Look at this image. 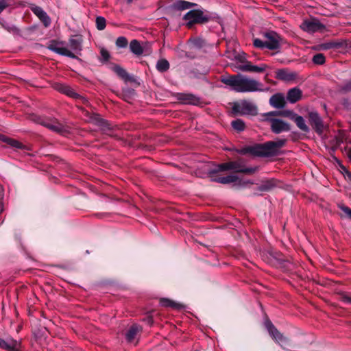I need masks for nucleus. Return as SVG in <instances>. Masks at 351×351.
I'll return each mask as SVG.
<instances>
[{
	"instance_id": "nucleus-1",
	"label": "nucleus",
	"mask_w": 351,
	"mask_h": 351,
	"mask_svg": "<svg viewBox=\"0 0 351 351\" xmlns=\"http://www.w3.org/2000/svg\"><path fill=\"white\" fill-rule=\"evenodd\" d=\"M221 81L230 86L232 90L238 93H252L265 90L263 88V84L260 82L241 74L223 77Z\"/></svg>"
},
{
	"instance_id": "nucleus-2",
	"label": "nucleus",
	"mask_w": 351,
	"mask_h": 351,
	"mask_svg": "<svg viewBox=\"0 0 351 351\" xmlns=\"http://www.w3.org/2000/svg\"><path fill=\"white\" fill-rule=\"evenodd\" d=\"M82 42L81 36L75 35L69 38L68 44L63 42L52 43L49 49L58 54L75 58V53H80L82 49Z\"/></svg>"
},
{
	"instance_id": "nucleus-3",
	"label": "nucleus",
	"mask_w": 351,
	"mask_h": 351,
	"mask_svg": "<svg viewBox=\"0 0 351 351\" xmlns=\"http://www.w3.org/2000/svg\"><path fill=\"white\" fill-rule=\"evenodd\" d=\"M285 142L286 141L285 139L269 141L263 145H258L250 148V152L256 156H275L279 152L280 148L285 145Z\"/></svg>"
},
{
	"instance_id": "nucleus-4",
	"label": "nucleus",
	"mask_w": 351,
	"mask_h": 351,
	"mask_svg": "<svg viewBox=\"0 0 351 351\" xmlns=\"http://www.w3.org/2000/svg\"><path fill=\"white\" fill-rule=\"evenodd\" d=\"M278 114L276 112H270L265 114V120L270 122L271 129L275 134L290 130V125L288 123L280 119L272 118L273 116Z\"/></svg>"
},
{
	"instance_id": "nucleus-5",
	"label": "nucleus",
	"mask_w": 351,
	"mask_h": 351,
	"mask_svg": "<svg viewBox=\"0 0 351 351\" xmlns=\"http://www.w3.org/2000/svg\"><path fill=\"white\" fill-rule=\"evenodd\" d=\"M234 112L242 115H255L257 114L256 106L249 101H242L233 106Z\"/></svg>"
},
{
	"instance_id": "nucleus-6",
	"label": "nucleus",
	"mask_w": 351,
	"mask_h": 351,
	"mask_svg": "<svg viewBox=\"0 0 351 351\" xmlns=\"http://www.w3.org/2000/svg\"><path fill=\"white\" fill-rule=\"evenodd\" d=\"M300 27L309 34L323 32L326 29L325 25L315 19L304 21L300 25Z\"/></svg>"
},
{
	"instance_id": "nucleus-7",
	"label": "nucleus",
	"mask_w": 351,
	"mask_h": 351,
	"mask_svg": "<svg viewBox=\"0 0 351 351\" xmlns=\"http://www.w3.org/2000/svg\"><path fill=\"white\" fill-rule=\"evenodd\" d=\"M265 327L267 329L269 333L272 337V338L278 342L281 347L284 349L286 348V346L289 345V340L287 338L285 337L273 325V324L267 321L265 323Z\"/></svg>"
},
{
	"instance_id": "nucleus-8",
	"label": "nucleus",
	"mask_w": 351,
	"mask_h": 351,
	"mask_svg": "<svg viewBox=\"0 0 351 351\" xmlns=\"http://www.w3.org/2000/svg\"><path fill=\"white\" fill-rule=\"evenodd\" d=\"M184 19L188 21V26L193 23H202L208 21V17L204 14L201 10H193L188 12L184 16Z\"/></svg>"
},
{
	"instance_id": "nucleus-9",
	"label": "nucleus",
	"mask_w": 351,
	"mask_h": 351,
	"mask_svg": "<svg viewBox=\"0 0 351 351\" xmlns=\"http://www.w3.org/2000/svg\"><path fill=\"white\" fill-rule=\"evenodd\" d=\"M38 123L58 133L63 134L65 132L64 126L56 119L38 118Z\"/></svg>"
},
{
	"instance_id": "nucleus-10",
	"label": "nucleus",
	"mask_w": 351,
	"mask_h": 351,
	"mask_svg": "<svg viewBox=\"0 0 351 351\" xmlns=\"http://www.w3.org/2000/svg\"><path fill=\"white\" fill-rule=\"evenodd\" d=\"M308 120L311 126L315 129L317 133L321 134L324 130V123L322 119L315 111H311L308 113Z\"/></svg>"
},
{
	"instance_id": "nucleus-11",
	"label": "nucleus",
	"mask_w": 351,
	"mask_h": 351,
	"mask_svg": "<svg viewBox=\"0 0 351 351\" xmlns=\"http://www.w3.org/2000/svg\"><path fill=\"white\" fill-rule=\"evenodd\" d=\"M264 37L266 38L265 40L266 48L274 50L280 47V37L276 33L274 32H267L264 34Z\"/></svg>"
},
{
	"instance_id": "nucleus-12",
	"label": "nucleus",
	"mask_w": 351,
	"mask_h": 351,
	"mask_svg": "<svg viewBox=\"0 0 351 351\" xmlns=\"http://www.w3.org/2000/svg\"><path fill=\"white\" fill-rule=\"evenodd\" d=\"M21 348V341L7 336L1 339V348L9 351H19Z\"/></svg>"
},
{
	"instance_id": "nucleus-13",
	"label": "nucleus",
	"mask_w": 351,
	"mask_h": 351,
	"mask_svg": "<svg viewBox=\"0 0 351 351\" xmlns=\"http://www.w3.org/2000/svg\"><path fill=\"white\" fill-rule=\"evenodd\" d=\"M230 170H233L237 173H253L257 168L256 167H245L242 161H232L230 162Z\"/></svg>"
},
{
	"instance_id": "nucleus-14",
	"label": "nucleus",
	"mask_w": 351,
	"mask_h": 351,
	"mask_svg": "<svg viewBox=\"0 0 351 351\" xmlns=\"http://www.w3.org/2000/svg\"><path fill=\"white\" fill-rule=\"evenodd\" d=\"M56 88L58 91H60L71 97H73L75 99H81L82 100L86 101V99L84 97H82L80 95H79L78 93H75V90L72 88H71L66 85L58 84V85H57Z\"/></svg>"
},
{
	"instance_id": "nucleus-15",
	"label": "nucleus",
	"mask_w": 351,
	"mask_h": 351,
	"mask_svg": "<svg viewBox=\"0 0 351 351\" xmlns=\"http://www.w3.org/2000/svg\"><path fill=\"white\" fill-rule=\"evenodd\" d=\"M269 104L276 108H283L285 106V97L282 94H275L269 99Z\"/></svg>"
},
{
	"instance_id": "nucleus-16",
	"label": "nucleus",
	"mask_w": 351,
	"mask_h": 351,
	"mask_svg": "<svg viewBox=\"0 0 351 351\" xmlns=\"http://www.w3.org/2000/svg\"><path fill=\"white\" fill-rule=\"evenodd\" d=\"M32 10L33 12L43 22L45 26L47 27L50 25V18L40 7L35 6L33 7Z\"/></svg>"
},
{
	"instance_id": "nucleus-17",
	"label": "nucleus",
	"mask_w": 351,
	"mask_h": 351,
	"mask_svg": "<svg viewBox=\"0 0 351 351\" xmlns=\"http://www.w3.org/2000/svg\"><path fill=\"white\" fill-rule=\"evenodd\" d=\"M301 98L302 91L298 88H293L287 93V99L291 104H294L298 101Z\"/></svg>"
},
{
	"instance_id": "nucleus-18",
	"label": "nucleus",
	"mask_w": 351,
	"mask_h": 351,
	"mask_svg": "<svg viewBox=\"0 0 351 351\" xmlns=\"http://www.w3.org/2000/svg\"><path fill=\"white\" fill-rule=\"evenodd\" d=\"M178 99L184 104L197 105L199 103V99L191 94H179Z\"/></svg>"
},
{
	"instance_id": "nucleus-19",
	"label": "nucleus",
	"mask_w": 351,
	"mask_h": 351,
	"mask_svg": "<svg viewBox=\"0 0 351 351\" xmlns=\"http://www.w3.org/2000/svg\"><path fill=\"white\" fill-rule=\"evenodd\" d=\"M293 121L295 123L297 127L302 132H306V133L309 132V130H310L309 128L306 125L304 119L302 116H300V115H298V117L295 116V119L293 120Z\"/></svg>"
},
{
	"instance_id": "nucleus-20",
	"label": "nucleus",
	"mask_w": 351,
	"mask_h": 351,
	"mask_svg": "<svg viewBox=\"0 0 351 351\" xmlns=\"http://www.w3.org/2000/svg\"><path fill=\"white\" fill-rule=\"evenodd\" d=\"M130 49L135 55L140 56L143 53V49L137 40H132L130 43Z\"/></svg>"
},
{
	"instance_id": "nucleus-21",
	"label": "nucleus",
	"mask_w": 351,
	"mask_h": 351,
	"mask_svg": "<svg viewBox=\"0 0 351 351\" xmlns=\"http://www.w3.org/2000/svg\"><path fill=\"white\" fill-rule=\"evenodd\" d=\"M160 304L161 306L165 307H171L173 308L180 309L183 307V305L179 303H177L173 300H171L167 298H162L160 300Z\"/></svg>"
},
{
	"instance_id": "nucleus-22",
	"label": "nucleus",
	"mask_w": 351,
	"mask_h": 351,
	"mask_svg": "<svg viewBox=\"0 0 351 351\" xmlns=\"http://www.w3.org/2000/svg\"><path fill=\"white\" fill-rule=\"evenodd\" d=\"M238 176L236 175H229L224 177H221L216 179V182L221 184H229L232 182H234L238 180Z\"/></svg>"
},
{
	"instance_id": "nucleus-23",
	"label": "nucleus",
	"mask_w": 351,
	"mask_h": 351,
	"mask_svg": "<svg viewBox=\"0 0 351 351\" xmlns=\"http://www.w3.org/2000/svg\"><path fill=\"white\" fill-rule=\"evenodd\" d=\"M1 143H6L7 145H10V147H16V148L21 147V144L19 142H18L17 141H15L14 139L10 138L8 137H6L5 136L1 135Z\"/></svg>"
},
{
	"instance_id": "nucleus-24",
	"label": "nucleus",
	"mask_w": 351,
	"mask_h": 351,
	"mask_svg": "<svg viewBox=\"0 0 351 351\" xmlns=\"http://www.w3.org/2000/svg\"><path fill=\"white\" fill-rule=\"evenodd\" d=\"M138 332V327L136 325L132 326L126 333V339L128 342H132Z\"/></svg>"
},
{
	"instance_id": "nucleus-25",
	"label": "nucleus",
	"mask_w": 351,
	"mask_h": 351,
	"mask_svg": "<svg viewBox=\"0 0 351 351\" xmlns=\"http://www.w3.org/2000/svg\"><path fill=\"white\" fill-rule=\"evenodd\" d=\"M169 68V63L165 59H160L156 63V69L160 72H165Z\"/></svg>"
},
{
	"instance_id": "nucleus-26",
	"label": "nucleus",
	"mask_w": 351,
	"mask_h": 351,
	"mask_svg": "<svg viewBox=\"0 0 351 351\" xmlns=\"http://www.w3.org/2000/svg\"><path fill=\"white\" fill-rule=\"evenodd\" d=\"M276 77L282 80L288 81L292 79L293 75L284 69H280L276 72Z\"/></svg>"
},
{
	"instance_id": "nucleus-27",
	"label": "nucleus",
	"mask_w": 351,
	"mask_h": 351,
	"mask_svg": "<svg viewBox=\"0 0 351 351\" xmlns=\"http://www.w3.org/2000/svg\"><path fill=\"white\" fill-rule=\"evenodd\" d=\"M195 5V3H190L186 1H178L175 4L174 6L180 10H184L190 8L191 7Z\"/></svg>"
},
{
	"instance_id": "nucleus-28",
	"label": "nucleus",
	"mask_w": 351,
	"mask_h": 351,
	"mask_svg": "<svg viewBox=\"0 0 351 351\" xmlns=\"http://www.w3.org/2000/svg\"><path fill=\"white\" fill-rule=\"evenodd\" d=\"M231 125L232 128L238 132L243 131L245 129V123L241 119H237L232 121Z\"/></svg>"
},
{
	"instance_id": "nucleus-29",
	"label": "nucleus",
	"mask_w": 351,
	"mask_h": 351,
	"mask_svg": "<svg viewBox=\"0 0 351 351\" xmlns=\"http://www.w3.org/2000/svg\"><path fill=\"white\" fill-rule=\"evenodd\" d=\"M114 71L119 77L124 80H128L129 78V76L125 70L121 68V66H115Z\"/></svg>"
},
{
	"instance_id": "nucleus-30",
	"label": "nucleus",
	"mask_w": 351,
	"mask_h": 351,
	"mask_svg": "<svg viewBox=\"0 0 351 351\" xmlns=\"http://www.w3.org/2000/svg\"><path fill=\"white\" fill-rule=\"evenodd\" d=\"M96 26L99 30H103L106 27V19L102 16H97Z\"/></svg>"
},
{
	"instance_id": "nucleus-31",
	"label": "nucleus",
	"mask_w": 351,
	"mask_h": 351,
	"mask_svg": "<svg viewBox=\"0 0 351 351\" xmlns=\"http://www.w3.org/2000/svg\"><path fill=\"white\" fill-rule=\"evenodd\" d=\"M313 62L316 64H322L325 62V57L322 53H317L313 56Z\"/></svg>"
},
{
	"instance_id": "nucleus-32",
	"label": "nucleus",
	"mask_w": 351,
	"mask_h": 351,
	"mask_svg": "<svg viewBox=\"0 0 351 351\" xmlns=\"http://www.w3.org/2000/svg\"><path fill=\"white\" fill-rule=\"evenodd\" d=\"M128 45V40L125 37L120 36L116 40V45L119 48H124Z\"/></svg>"
},
{
	"instance_id": "nucleus-33",
	"label": "nucleus",
	"mask_w": 351,
	"mask_h": 351,
	"mask_svg": "<svg viewBox=\"0 0 351 351\" xmlns=\"http://www.w3.org/2000/svg\"><path fill=\"white\" fill-rule=\"evenodd\" d=\"M266 68H267V65L265 64H261L258 66L252 65L251 72L261 73V72H263L266 69Z\"/></svg>"
},
{
	"instance_id": "nucleus-34",
	"label": "nucleus",
	"mask_w": 351,
	"mask_h": 351,
	"mask_svg": "<svg viewBox=\"0 0 351 351\" xmlns=\"http://www.w3.org/2000/svg\"><path fill=\"white\" fill-rule=\"evenodd\" d=\"M228 170H230V162L219 165L217 166V169L213 172L223 171Z\"/></svg>"
},
{
	"instance_id": "nucleus-35",
	"label": "nucleus",
	"mask_w": 351,
	"mask_h": 351,
	"mask_svg": "<svg viewBox=\"0 0 351 351\" xmlns=\"http://www.w3.org/2000/svg\"><path fill=\"white\" fill-rule=\"evenodd\" d=\"M279 114H282L285 117H289L291 120H294L295 119V117H298V114L293 112V111H291V110H287V111H284V112H278Z\"/></svg>"
},
{
	"instance_id": "nucleus-36",
	"label": "nucleus",
	"mask_w": 351,
	"mask_h": 351,
	"mask_svg": "<svg viewBox=\"0 0 351 351\" xmlns=\"http://www.w3.org/2000/svg\"><path fill=\"white\" fill-rule=\"evenodd\" d=\"M252 65L250 62H247L245 64H241L239 66V69L242 71L251 72Z\"/></svg>"
},
{
	"instance_id": "nucleus-37",
	"label": "nucleus",
	"mask_w": 351,
	"mask_h": 351,
	"mask_svg": "<svg viewBox=\"0 0 351 351\" xmlns=\"http://www.w3.org/2000/svg\"><path fill=\"white\" fill-rule=\"evenodd\" d=\"M14 3V0H1V10L5 8L12 6Z\"/></svg>"
},
{
	"instance_id": "nucleus-38",
	"label": "nucleus",
	"mask_w": 351,
	"mask_h": 351,
	"mask_svg": "<svg viewBox=\"0 0 351 351\" xmlns=\"http://www.w3.org/2000/svg\"><path fill=\"white\" fill-rule=\"evenodd\" d=\"M266 43L261 39L256 38L254 40V45L258 48H266Z\"/></svg>"
},
{
	"instance_id": "nucleus-39",
	"label": "nucleus",
	"mask_w": 351,
	"mask_h": 351,
	"mask_svg": "<svg viewBox=\"0 0 351 351\" xmlns=\"http://www.w3.org/2000/svg\"><path fill=\"white\" fill-rule=\"evenodd\" d=\"M93 121L95 122L96 124H98L100 126L104 127L106 125L105 121L101 119V117L98 114L94 115Z\"/></svg>"
},
{
	"instance_id": "nucleus-40",
	"label": "nucleus",
	"mask_w": 351,
	"mask_h": 351,
	"mask_svg": "<svg viewBox=\"0 0 351 351\" xmlns=\"http://www.w3.org/2000/svg\"><path fill=\"white\" fill-rule=\"evenodd\" d=\"M339 208L343 213L346 214V215L350 218H351V209L348 207L344 206H340Z\"/></svg>"
},
{
	"instance_id": "nucleus-41",
	"label": "nucleus",
	"mask_w": 351,
	"mask_h": 351,
	"mask_svg": "<svg viewBox=\"0 0 351 351\" xmlns=\"http://www.w3.org/2000/svg\"><path fill=\"white\" fill-rule=\"evenodd\" d=\"M335 46V44H333L332 43H324V44L322 45L320 47L322 49L326 50V49H329Z\"/></svg>"
},
{
	"instance_id": "nucleus-42",
	"label": "nucleus",
	"mask_w": 351,
	"mask_h": 351,
	"mask_svg": "<svg viewBox=\"0 0 351 351\" xmlns=\"http://www.w3.org/2000/svg\"><path fill=\"white\" fill-rule=\"evenodd\" d=\"M101 54L102 56V57L106 60H107L108 58H109V53L108 52L106 51V50H104V49H102L101 51Z\"/></svg>"
},
{
	"instance_id": "nucleus-43",
	"label": "nucleus",
	"mask_w": 351,
	"mask_h": 351,
	"mask_svg": "<svg viewBox=\"0 0 351 351\" xmlns=\"http://www.w3.org/2000/svg\"><path fill=\"white\" fill-rule=\"evenodd\" d=\"M342 300L345 303L351 304V297L349 295H343L342 297Z\"/></svg>"
},
{
	"instance_id": "nucleus-44",
	"label": "nucleus",
	"mask_w": 351,
	"mask_h": 351,
	"mask_svg": "<svg viewBox=\"0 0 351 351\" xmlns=\"http://www.w3.org/2000/svg\"><path fill=\"white\" fill-rule=\"evenodd\" d=\"M340 171L344 176L349 172L347 168L343 165L340 166Z\"/></svg>"
},
{
	"instance_id": "nucleus-45",
	"label": "nucleus",
	"mask_w": 351,
	"mask_h": 351,
	"mask_svg": "<svg viewBox=\"0 0 351 351\" xmlns=\"http://www.w3.org/2000/svg\"><path fill=\"white\" fill-rule=\"evenodd\" d=\"M344 177H345V178H346L347 180H348L349 182H351V172H350V171H349V172L346 174V176H345Z\"/></svg>"
},
{
	"instance_id": "nucleus-46",
	"label": "nucleus",
	"mask_w": 351,
	"mask_h": 351,
	"mask_svg": "<svg viewBox=\"0 0 351 351\" xmlns=\"http://www.w3.org/2000/svg\"><path fill=\"white\" fill-rule=\"evenodd\" d=\"M269 188L270 187L269 186L264 184L261 186V191H268L269 189Z\"/></svg>"
},
{
	"instance_id": "nucleus-47",
	"label": "nucleus",
	"mask_w": 351,
	"mask_h": 351,
	"mask_svg": "<svg viewBox=\"0 0 351 351\" xmlns=\"http://www.w3.org/2000/svg\"><path fill=\"white\" fill-rule=\"evenodd\" d=\"M345 89H346V90H350V89H351V86H350V87H348V86L347 85V86L345 87Z\"/></svg>"
},
{
	"instance_id": "nucleus-48",
	"label": "nucleus",
	"mask_w": 351,
	"mask_h": 351,
	"mask_svg": "<svg viewBox=\"0 0 351 351\" xmlns=\"http://www.w3.org/2000/svg\"><path fill=\"white\" fill-rule=\"evenodd\" d=\"M128 3H130L133 1V0H126Z\"/></svg>"
},
{
	"instance_id": "nucleus-49",
	"label": "nucleus",
	"mask_w": 351,
	"mask_h": 351,
	"mask_svg": "<svg viewBox=\"0 0 351 351\" xmlns=\"http://www.w3.org/2000/svg\"><path fill=\"white\" fill-rule=\"evenodd\" d=\"M349 158H350V159L351 160V150L350 151V153H349Z\"/></svg>"
},
{
	"instance_id": "nucleus-50",
	"label": "nucleus",
	"mask_w": 351,
	"mask_h": 351,
	"mask_svg": "<svg viewBox=\"0 0 351 351\" xmlns=\"http://www.w3.org/2000/svg\"><path fill=\"white\" fill-rule=\"evenodd\" d=\"M149 323H152V319H149Z\"/></svg>"
}]
</instances>
